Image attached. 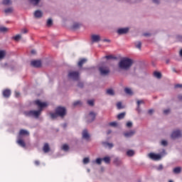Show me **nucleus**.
Returning a JSON list of instances; mask_svg holds the SVG:
<instances>
[{
	"instance_id": "f257e3e1",
	"label": "nucleus",
	"mask_w": 182,
	"mask_h": 182,
	"mask_svg": "<svg viewBox=\"0 0 182 182\" xmlns=\"http://www.w3.org/2000/svg\"><path fill=\"white\" fill-rule=\"evenodd\" d=\"M34 103L38 106V107H39V110L26 111L24 112V114L25 116H27V117H36V119H38V117L41 116V113L42 112L43 107H48L49 104H48V102H42L39 100L34 101Z\"/></svg>"
},
{
	"instance_id": "f03ea898",
	"label": "nucleus",
	"mask_w": 182,
	"mask_h": 182,
	"mask_svg": "<svg viewBox=\"0 0 182 182\" xmlns=\"http://www.w3.org/2000/svg\"><path fill=\"white\" fill-rule=\"evenodd\" d=\"M133 65V60L129 58H122L119 63V68L122 70H129Z\"/></svg>"
},
{
	"instance_id": "7ed1b4c3",
	"label": "nucleus",
	"mask_w": 182,
	"mask_h": 182,
	"mask_svg": "<svg viewBox=\"0 0 182 182\" xmlns=\"http://www.w3.org/2000/svg\"><path fill=\"white\" fill-rule=\"evenodd\" d=\"M51 119H57V117H61L63 119L66 116V108L64 107H58L55 108V112L50 113Z\"/></svg>"
},
{
	"instance_id": "20e7f679",
	"label": "nucleus",
	"mask_w": 182,
	"mask_h": 182,
	"mask_svg": "<svg viewBox=\"0 0 182 182\" xmlns=\"http://www.w3.org/2000/svg\"><path fill=\"white\" fill-rule=\"evenodd\" d=\"M68 77L73 79V80H79V72L71 71L68 73Z\"/></svg>"
},
{
	"instance_id": "39448f33",
	"label": "nucleus",
	"mask_w": 182,
	"mask_h": 182,
	"mask_svg": "<svg viewBox=\"0 0 182 182\" xmlns=\"http://www.w3.org/2000/svg\"><path fill=\"white\" fill-rule=\"evenodd\" d=\"M99 70L102 76H106L108 73H110V70L107 67H100Z\"/></svg>"
},
{
	"instance_id": "423d86ee",
	"label": "nucleus",
	"mask_w": 182,
	"mask_h": 182,
	"mask_svg": "<svg viewBox=\"0 0 182 182\" xmlns=\"http://www.w3.org/2000/svg\"><path fill=\"white\" fill-rule=\"evenodd\" d=\"M96 113L90 112L87 116V123H92V122H94L95 119H96Z\"/></svg>"
},
{
	"instance_id": "0eeeda50",
	"label": "nucleus",
	"mask_w": 182,
	"mask_h": 182,
	"mask_svg": "<svg viewBox=\"0 0 182 182\" xmlns=\"http://www.w3.org/2000/svg\"><path fill=\"white\" fill-rule=\"evenodd\" d=\"M171 139H178L180 137H181V131L180 130H176V131H173L171 135Z\"/></svg>"
},
{
	"instance_id": "6e6552de",
	"label": "nucleus",
	"mask_w": 182,
	"mask_h": 182,
	"mask_svg": "<svg viewBox=\"0 0 182 182\" xmlns=\"http://www.w3.org/2000/svg\"><path fill=\"white\" fill-rule=\"evenodd\" d=\"M31 65L33 68H41L42 66V62L39 60H32Z\"/></svg>"
},
{
	"instance_id": "1a4fd4ad",
	"label": "nucleus",
	"mask_w": 182,
	"mask_h": 182,
	"mask_svg": "<svg viewBox=\"0 0 182 182\" xmlns=\"http://www.w3.org/2000/svg\"><path fill=\"white\" fill-rule=\"evenodd\" d=\"M149 159H151V160L157 161V160H160L161 159V155L156 154L154 153H150L149 154Z\"/></svg>"
},
{
	"instance_id": "9d476101",
	"label": "nucleus",
	"mask_w": 182,
	"mask_h": 182,
	"mask_svg": "<svg viewBox=\"0 0 182 182\" xmlns=\"http://www.w3.org/2000/svg\"><path fill=\"white\" fill-rule=\"evenodd\" d=\"M82 139H85V140H89V139H90V135L89 134V132H87V129H84L82 131Z\"/></svg>"
},
{
	"instance_id": "9b49d317",
	"label": "nucleus",
	"mask_w": 182,
	"mask_h": 182,
	"mask_svg": "<svg viewBox=\"0 0 182 182\" xmlns=\"http://www.w3.org/2000/svg\"><path fill=\"white\" fill-rule=\"evenodd\" d=\"M92 42H100V36L99 35H92L91 36Z\"/></svg>"
},
{
	"instance_id": "f8f14e48",
	"label": "nucleus",
	"mask_w": 182,
	"mask_h": 182,
	"mask_svg": "<svg viewBox=\"0 0 182 182\" xmlns=\"http://www.w3.org/2000/svg\"><path fill=\"white\" fill-rule=\"evenodd\" d=\"M43 151L44 153H49V151H50V147L49 146V144H44V146L43 147Z\"/></svg>"
},
{
	"instance_id": "ddd939ff",
	"label": "nucleus",
	"mask_w": 182,
	"mask_h": 182,
	"mask_svg": "<svg viewBox=\"0 0 182 182\" xmlns=\"http://www.w3.org/2000/svg\"><path fill=\"white\" fill-rule=\"evenodd\" d=\"M4 97L8 98L11 96V90L6 89L3 91Z\"/></svg>"
},
{
	"instance_id": "4468645a",
	"label": "nucleus",
	"mask_w": 182,
	"mask_h": 182,
	"mask_svg": "<svg viewBox=\"0 0 182 182\" xmlns=\"http://www.w3.org/2000/svg\"><path fill=\"white\" fill-rule=\"evenodd\" d=\"M128 32H129L128 28H119L117 31V33H119V35H123V33H127Z\"/></svg>"
},
{
	"instance_id": "2eb2a0df",
	"label": "nucleus",
	"mask_w": 182,
	"mask_h": 182,
	"mask_svg": "<svg viewBox=\"0 0 182 182\" xmlns=\"http://www.w3.org/2000/svg\"><path fill=\"white\" fill-rule=\"evenodd\" d=\"M136 132L135 131H129L128 132H124V137H132L134 136Z\"/></svg>"
},
{
	"instance_id": "dca6fc26",
	"label": "nucleus",
	"mask_w": 182,
	"mask_h": 182,
	"mask_svg": "<svg viewBox=\"0 0 182 182\" xmlns=\"http://www.w3.org/2000/svg\"><path fill=\"white\" fill-rule=\"evenodd\" d=\"M43 15V14L39 11V10H36L35 12H34V16L35 18H42V16Z\"/></svg>"
},
{
	"instance_id": "f3484780",
	"label": "nucleus",
	"mask_w": 182,
	"mask_h": 182,
	"mask_svg": "<svg viewBox=\"0 0 182 182\" xmlns=\"http://www.w3.org/2000/svg\"><path fill=\"white\" fill-rule=\"evenodd\" d=\"M86 62H87V60L85 58H82L81 59L79 62H78V66L80 68H82V66H83V65H85V63H86Z\"/></svg>"
},
{
	"instance_id": "a211bd4d",
	"label": "nucleus",
	"mask_w": 182,
	"mask_h": 182,
	"mask_svg": "<svg viewBox=\"0 0 182 182\" xmlns=\"http://www.w3.org/2000/svg\"><path fill=\"white\" fill-rule=\"evenodd\" d=\"M6 56V51L0 50V60L4 59Z\"/></svg>"
},
{
	"instance_id": "6ab92c4d",
	"label": "nucleus",
	"mask_w": 182,
	"mask_h": 182,
	"mask_svg": "<svg viewBox=\"0 0 182 182\" xmlns=\"http://www.w3.org/2000/svg\"><path fill=\"white\" fill-rule=\"evenodd\" d=\"M17 143L21 147H26V144H25V141L23 140H22V139H18L17 141Z\"/></svg>"
},
{
	"instance_id": "aec40b11",
	"label": "nucleus",
	"mask_w": 182,
	"mask_h": 182,
	"mask_svg": "<svg viewBox=\"0 0 182 182\" xmlns=\"http://www.w3.org/2000/svg\"><path fill=\"white\" fill-rule=\"evenodd\" d=\"M173 173L175 174H180L181 173V167L178 166L173 168Z\"/></svg>"
},
{
	"instance_id": "412c9836",
	"label": "nucleus",
	"mask_w": 182,
	"mask_h": 182,
	"mask_svg": "<svg viewBox=\"0 0 182 182\" xmlns=\"http://www.w3.org/2000/svg\"><path fill=\"white\" fill-rule=\"evenodd\" d=\"M19 134L21 136H29V132L25 129H21Z\"/></svg>"
},
{
	"instance_id": "4be33fe9",
	"label": "nucleus",
	"mask_w": 182,
	"mask_h": 182,
	"mask_svg": "<svg viewBox=\"0 0 182 182\" xmlns=\"http://www.w3.org/2000/svg\"><path fill=\"white\" fill-rule=\"evenodd\" d=\"M102 144L105 147H109V149H112L114 146L113 144L109 142H102Z\"/></svg>"
},
{
	"instance_id": "5701e85b",
	"label": "nucleus",
	"mask_w": 182,
	"mask_h": 182,
	"mask_svg": "<svg viewBox=\"0 0 182 182\" xmlns=\"http://www.w3.org/2000/svg\"><path fill=\"white\" fill-rule=\"evenodd\" d=\"M135 47L137 48V49H139V50H141V41H136L134 43Z\"/></svg>"
},
{
	"instance_id": "b1692460",
	"label": "nucleus",
	"mask_w": 182,
	"mask_h": 182,
	"mask_svg": "<svg viewBox=\"0 0 182 182\" xmlns=\"http://www.w3.org/2000/svg\"><path fill=\"white\" fill-rule=\"evenodd\" d=\"M124 116H126V112L120 113L117 115L118 120H122V119H124Z\"/></svg>"
},
{
	"instance_id": "393cba45",
	"label": "nucleus",
	"mask_w": 182,
	"mask_h": 182,
	"mask_svg": "<svg viewBox=\"0 0 182 182\" xmlns=\"http://www.w3.org/2000/svg\"><path fill=\"white\" fill-rule=\"evenodd\" d=\"M30 4H32L33 5H34V6H36V5H38V4H39V2H41V0H28Z\"/></svg>"
},
{
	"instance_id": "a878e982",
	"label": "nucleus",
	"mask_w": 182,
	"mask_h": 182,
	"mask_svg": "<svg viewBox=\"0 0 182 182\" xmlns=\"http://www.w3.org/2000/svg\"><path fill=\"white\" fill-rule=\"evenodd\" d=\"M102 161L106 163V164H110V157L109 156H105L102 159Z\"/></svg>"
},
{
	"instance_id": "bb28decb",
	"label": "nucleus",
	"mask_w": 182,
	"mask_h": 182,
	"mask_svg": "<svg viewBox=\"0 0 182 182\" xmlns=\"http://www.w3.org/2000/svg\"><path fill=\"white\" fill-rule=\"evenodd\" d=\"M5 14H12L14 12V8L10 7L4 10Z\"/></svg>"
},
{
	"instance_id": "cd10ccee",
	"label": "nucleus",
	"mask_w": 182,
	"mask_h": 182,
	"mask_svg": "<svg viewBox=\"0 0 182 182\" xmlns=\"http://www.w3.org/2000/svg\"><path fill=\"white\" fill-rule=\"evenodd\" d=\"M154 76H155V77H157V79H161V73L154 72Z\"/></svg>"
},
{
	"instance_id": "c85d7f7f",
	"label": "nucleus",
	"mask_w": 182,
	"mask_h": 182,
	"mask_svg": "<svg viewBox=\"0 0 182 182\" xmlns=\"http://www.w3.org/2000/svg\"><path fill=\"white\" fill-rule=\"evenodd\" d=\"M80 28V23H74L73 25V29H79Z\"/></svg>"
},
{
	"instance_id": "c756f323",
	"label": "nucleus",
	"mask_w": 182,
	"mask_h": 182,
	"mask_svg": "<svg viewBox=\"0 0 182 182\" xmlns=\"http://www.w3.org/2000/svg\"><path fill=\"white\" fill-rule=\"evenodd\" d=\"M107 95H109V96H113L114 95V91L112 89H108L107 90Z\"/></svg>"
},
{
	"instance_id": "7c9ffc66",
	"label": "nucleus",
	"mask_w": 182,
	"mask_h": 182,
	"mask_svg": "<svg viewBox=\"0 0 182 182\" xmlns=\"http://www.w3.org/2000/svg\"><path fill=\"white\" fill-rule=\"evenodd\" d=\"M11 4H12L11 0H3L2 1L3 5H11Z\"/></svg>"
},
{
	"instance_id": "2f4dec72",
	"label": "nucleus",
	"mask_w": 182,
	"mask_h": 182,
	"mask_svg": "<svg viewBox=\"0 0 182 182\" xmlns=\"http://www.w3.org/2000/svg\"><path fill=\"white\" fill-rule=\"evenodd\" d=\"M62 149L64 150V151H68L69 150V145L65 144L62 146Z\"/></svg>"
},
{
	"instance_id": "473e14b6",
	"label": "nucleus",
	"mask_w": 182,
	"mask_h": 182,
	"mask_svg": "<svg viewBox=\"0 0 182 182\" xmlns=\"http://www.w3.org/2000/svg\"><path fill=\"white\" fill-rule=\"evenodd\" d=\"M124 92H125V93H127V95H133V92H132V90H130V88L126 87V88L124 89Z\"/></svg>"
},
{
	"instance_id": "72a5a7b5",
	"label": "nucleus",
	"mask_w": 182,
	"mask_h": 182,
	"mask_svg": "<svg viewBox=\"0 0 182 182\" xmlns=\"http://www.w3.org/2000/svg\"><path fill=\"white\" fill-rule=\"evenodd\" d=\"M127 154L129 157H132V156H134V151H133V150H129V151L127 152Z\"/></svg>"
},
{
	"instance_id": "f704fd0d",
	"label": "nucleus",
	"mask_w": 182,
	"mask_h": 182,
	"mask_svg": "<svg viewBox=\"0 0 182 182\" xmlns=\"http://www.w3.org/2000/svg\"><path fill=\"white\" fill-rule=\"evenodd\" d=\"M105 59H107V60H110V59H116V57L113 56L112 55H106L105 57H104Z\"/></svg>"
},
{
	"instance_id": "c9c22d12",
	"label": "nucleus",
	"mask_w": 182,
	"mask_h": 182,
	"mask_svg": "<svg viewBox=\"0 0 182 182\" xmlns=\"http://www.w3.org/2000/svg\"><path fill=\"white\" fill-rule=\"evenodd\" d=\"M52 25H53V21H52L51 18H49L47 21V26H52Z\"/></svg>"
},
{
	"instance_id": "e433bc0d",
	"label": "nucleus",
	"mask_w": 182,
	"mask_h": 182,
	"mask_svg": "<svg viewBox=\"0 0 182 182\" xmlns=\"http://www.w3.org/2000/svg\"><path fill=\"white\" fill-rule=\"evenodd\" d=\"M102 161H103L102 159L98 158L96 159L95 162L97 164H99L100 166V164H102Z\"/></svg>"
},
{
	"instance_id": "4c0bfd02",
	"label": "nucleus",
	"mask_w": 182,
	"mask_h": 182,
	"mask_svg": "<svg viewBox=\"0 0 182 182\" xmlns=\"http://www.w3.org/2000/svg\"><path fill=\"white\" fill-rule=\"evenodd\" d=\"M22 36L19 34L16 35V36L14 37V41H19Z\"/></svg>"
},
{
	"instance_id": "58836bf2",
	"label": "nucleus",
	"mask_w": 182,
	"mask_h": 182,
	"mask_svg": "<svg viewBox=\"0 0 182 182\" xmlns=\"http://www.w3.org/2000/svg\"><path fill=\"white\" fill-rule=\"evenodd\" d=\"M90 161V159H89V158H85L83 159V164H89Z\"/></svg>"
},
{
	"instance_id": "ea45409f",
	"label": "nucleus",
	"mask_w": 182,
	"mask_h": 182,
	"mask_svg": "<svg viewBox=\"0 0 182 182\" xmlns=\"http://www.w3.org/2000/svg\"><path fill=\"white\" fill-rule=\"evenodd\" d=\"M87 104H88L90 106H94V105H95V101H93V100H88V101H87Z\"/></svg>"
},
{
	"instance_id": "a19ab883",
	"label": "nucleus",
	"mask_w": 182,
	"mask_h": 182,
	"mask_svg": "<svg viewBox=\"0 0 182 182\" xmlns=\"http://www.w3.org/2000/svg\"><path fill=\"white\" fill-rule=\"evenodd\" d=\"M117 107L119 109H123V106H122V102H119L117 103Z\"/></svg>"
},
{
	"instance_id": "79ce46f5",
	"label": "nucleus",
	"mask_w": 182,
	"mask_h": 182,
	"mask_svg": "<svg viewBox=\"0 0 182 182\" xmlns=\"http://www.w3.org/2000/svg\"><path fill=\"white\" fill-rule=\"evenodd\" d=\"M8 28L6 27H0V32H6Z\"/></svg>"
},
{
	"instance_id": "37998d69",
	"label": "nucleus",
	"mask_w": 182,
	"mask_h": 182,
	"mask_svg": "<svg viewBox=\"0 0 182 182\" xmlns=\"http://www.w3.org/2000/svg\"><path fill=\"white\" fill-rule=\"evenodd\" d=\"M79 105H82V102H80V100L75 101V102L73 103V106H79Z\"/></svg>"
},
{
	"instance_id": "c03bdc74",
	"label": "nucleus",
	"mask_w": 182,
	"mask_h": 182,
	"mask_svg": "<svg viewBox=\"0 0 182 182\" xmlns=\"http://www.w3.org/2000/svg\"><path fill=\"white\" fill-rule=\"evenodd\" d=\"M109 126H112V127H116V126H117V122H110Z\"/></svg>"
},
{
	"instance_id": "a18cd8bd",
	"label": "nucleus",
	"mask_w": 182,
	"mask_h": 182,
	"mask_svg": "<svg viewBox=\"0 0 182 182\" xmlns=\"http://www.w3.org/2000/svg\"><path fill=\"white\" fill-rule=\"evenodd\" d=\"M153 4H156V5H160V0H151Z\"/></svg>"
},
{
	"instance_id": "49530a36",
	"label": "nucleus",
	"mask_w": 182,
	"mask_h": 182,
	"mask_svg": "<svg viewBox=\"0 0 182 182\" xmlns=\"http://www.w3.org/2000/svg\"><path fill=\"white\" fill-rule=\"evenodd\" d=\"M133 123L132 122H127V127H132Z\"/></svg>"
},
{
	"instance_id": "de8ad7c7",
	"label": "nucleus",
	"mask_w": 182,
	"mask_h": 182,
	"mask_svg": "<svg viewBox=\"0 0 182 182\" xmlns=\"http://www.w3.org/2000/svg\"><path fill=\"white\" fill-rule=\"evenodd\" d=\"M161 145H162V146H167V141H166V140H162V141H161Z\"/></svg>"
},
{
	"instance_id": "09e8293b",
	"label": "nucleus",
	"mask_w": 182,
	"mask_h": 182,
	"mask_svg": "<svg viewBox=\"0 0 182 182\" xmlns=\"http://www.w3.org/2000/svg\"><path fill=\"white\" fill-rule=\"evenodd\" d=\"M164 114H168V113H170V109L164 110Z\"/></svg>"
},
{
	"instance_id": "8fccbe9b",
	"label": "nucleus",
	"mask_w": 182,
	"mask_h": 182,
	"mask_svg": "<svg viewBox=\"0 0 182 182\" xmlns=\"http://www.w3.org/2000/svg\"><path fill=\"white\" fill-rule=\"evenodd\" d=\"M15 96H16V97H19L21 96V93H19V92H16Z\"/></svg>"
},
{
	"instance_id": "3c124183",
	"label": "nucleus",
	"mask_w": 182,
	"mask_h": 182,
	"mask_svg": "<svg viewBox=\"0 0 182 182\" xmlns=\"http://www.w3.org/2000/svg\"><path fill=\"white\" fill-rule=\"evenodd\" d=\"M164 167L163 165H159L157 168V170L160 171V170H163Z\"/></svg>"
},
{
	"instance_id": "603ef678",
	"label": "nucleus",
	"mask_w": 182,
	"mask_h": 182,
	"mask_svg": "<svg viewBox=\"0 0 182 182\" xmlns=\"http://www.w3.org/2000/svg\"><path fill=\"white\" fill-rule=\"evenodd\" d=\"M21 33H28V30L26 28H23L22 31H21Z\"/></svg>"
},
{
	"instance_id": "864d4df0",
	"label": "nucleus",
	"mask_w": 182,
	"mask_h": 182,
	"mask_svg": "<svg viewBox=\"0 0 182 182\" xmlns=\"http://www.w3.org/2000/svg\"><path fill=\"white\" fill-rule=\"evenodd\" d=\"M34 164L36 166H39V164H41V162L39 161H35Z\"/></svg>"
},
{
	"instance_id": "5fc2aeb1",
	"label": "nucleus",
	"mask_w": 182,
	"mask_h": 182,
	"mask_svg": "<svg viewBox=\"0 0 182 182\" xmlns=\"http://www.w3.org/2000/svg\"><path fill=\"white\" fill-rule=\"evenodd\" d=\"M77 86L78 87H83V82H79Z\"/></svg>"
},
{
	"instance_id": "6e6d98bb",
	"label": "nucleus",
	"mask_w": 182,
	"mask_h": 182,
	"mask_svg": "<svg viewBox=\"0 0 182 182\" xmlns=\"http://www.w3.org/2000/svg\"><path fill=\"white\" fill-rule=\"evenodd\" d=\"M141 103H144L143 100H139V101H137V105H138V106H140V105H141Z\"/></svg>"
},
{
	"instance_id": "4d7b16f0",
	"label": "nucleus",
	"mask_w": 182,
	"mask_h": 182,
	"mask_svg": "<svg viewBox=\"0 0 182 182\" xmlns=\"http://www.w3.org/2000/svg\"><path fill=\"white\" fill-rule=\"evenodd\" d=\"M175 87H176V88H178V87L181 88L182 87V85L181 84L176 85Z\"/></svg>"
},
{
	"instance_id": "13d9d810",
	"label": "nucleus",
	"mask_w": 182,
	"mask_h": 182,
	"mask_svg": "<svg viewBox=\"0 0 182 182\" xmlns=\"http://www.w3.org/2000/svg\"><path fill=\"white\" fill-rule=\"evenodd\" d=\"M154 112V109H149V111H148V113L149 114H152V113Z\"/></svg>"
},
{
	"instance_id": "bf43d9fd",
	"label": "nucleus",
	"mask_w": 182,
	"mask_h": 182,
	"mask_svg": "<svg viewBox=\"0 0 182 182\" xmlns=\"http://www.w3.org/2000/svg\"><path fill=\"white\" fill-rule=\"evenodd\" d=\"M31 53H32V55H36V50H32Z\"/></svg>"
},
{
	"instance_id": "052dcab7",
	"label": "nucleus",
	"mask_w": 182,
	"mask_h": 182,
	"mask_svg": "<svg viewBox=\"0 0 182 182\" xmlns=\"http://www.w3.org/2000/svg\"><path fill=\"white\" fill-rule=\"evenodd\" d=\"M144 36H150V33H144Z\"/></svg>"
},
{
	"instance_id": "680f3d73",
	"label": "nucleus",
	"mask_w": 182,
	"mask_h": 182,
	"mask_svg": "<svg viewBox=\"0 0 182 182\" xmlns=\"http://www.w3.org/2000/svg\"><path fill=\"white\" fill-rule=\"evenodd\" d=\"M178 98L179 100H182V95H178Z\"/></svg>"
},
{
	"instance_id": "e2e57ef3",
	"label": "nucleus",
	"mask_w": 182,
	"mask_h": 182,
	"mask_svg": "<svg viewBox=\"0 0 182 182\" xmlns=\"http://www.w3.org/2000/svg\"><path fill=\"white\" fill-rule=\"evenodd\" d=\"M104 42H110V40H109V39H105V40H104Z\"/></svg>"
},
{
	"instance_id": "0e129e2a",
	"label": "nucleus",
	"mask_w": 182,
	"mask_h": 182,
	"mask_svg": "<svg viewBox=\"0 0 182 182\" xmlns=\"http://www.w3.org/2000/svg\"><path fill=\"white\" fill-rule=\"evenodd\" d=\"M110 133H112V130H108L107 131V134H110Z\"/></svg>"
},
{
	"instance_id": "69168bd1",
	"label": "nucleus",
	"mask_w": 182,
	"mask_h": 182,
	"mask_svg": "<svg viewBox=\"0 0 182 182\" xmlns=\"http://www.w3.org/2000/svg\"><path fill=\"white\" fill-rule=\"evenodd\" d=\"M180 55L182 57V49L180 50Z\"/></svg>"
},
{
	"instance_id": "338daca9",
	"label": "nucleus",
	"mask_w": 182,
	"mask_h": 182,
	"mask_svg": "<svg viewBox=\"0 0 182 182\" xmlns=\"http://www.w3.org/2000/svg\"><path fill=\"white\" fill-rule=\"evenodd\" d=\"M172 70L173 72H177V70H176V68H173Z\"/></svg>"
},
{
	"instance_id": "774afa93",
	"label": "nucleus",
	"mask_w": 182,
	"mask_h": 182,
	"mask_svg": "<svg viewBox=\"0 0 182 182\" xmlns=\"http://www.w3.org/2000/svg\"><path fill=\"white\" fill-rule=\"evenodd\" d=\"M168 182H173V181H171V180H169V181H168Z\"/></svg>"
}]
</instances>
